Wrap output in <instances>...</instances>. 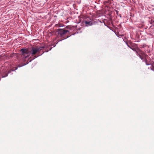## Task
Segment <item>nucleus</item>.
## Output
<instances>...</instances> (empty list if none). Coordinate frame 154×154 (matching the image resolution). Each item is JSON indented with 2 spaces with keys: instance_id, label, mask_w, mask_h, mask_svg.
Masks as SVG:
<instances>
[{
  "instance_id": "2",
  "label": "nucleus",
  "mask_w": 154,
  "mask_h": 154,
  "mask_svg": "<svg viewBox=\"0 0 154 154\" xmlns=\"http://www.w3.org/2000/svg\"><path fill=\"white\" fill-rule=\"evenodd\" d=\"M58 33L62 36L65 34L67 32H69V31L63 29H58Z\"/></svg>"
},
{
  "instance_id": "4",
  "label": "nucleus",
  "mask_w": 154,
  "mask_h": 154,
  "mask_svg": "<svg viewBox=\"0 0 154 154\" xmlns=\"http://www.w3.org/2000/svg\"><path fill=\"white\" fill-rule=\"evenodd\" d=\"M85 23L86 26H91L93 24V22L91 21L88 20H86L85 21Z\"/></svg>"
},
{
  "instance_id": "9",
  "label": "nucleus",
  "mask_w": 154,
  "mask_h": 154,
  "mask_svg": "<svg viewBox=\"0 0 154 154\" xmlns=\"http://www.w3.org/2000/svg\"><path fill=\"white\" fill-rule=\"evenodd\" d=\"M11 72V71H9V72H8V73H10Z\"/></svg>"
},
{
  "instance_id": "6",
  "label": "nucleus",
  "mask_w": 154,
  "mask_h": 154,
  "mask_svg": "<svg viewBox=\"0 0 154 154\" xmlns=\"http://www.w3.org/2000/svg\"><path fill=\"white\" fill-rule=\"evenodd\" d=\"M140 51V54H141L142 56L144 54V53L142 51Z\"/></svg>"
},
{
  "instance_id": "8",
  "label": "nucleus",
  "mask_w": 154,
  "mask_h": 154,
  "mask_svg": "<svg viewBox=\"0 0 154 154\" xmlns=\"http://www.w3.org/2000/svg\"><path fill=\"white\" fill-rule=\"evenodd\" d=\"M26 65L25 64L24 65H18V67H21V66H23L24 65Z\"/></svg>"
},
{
  "instance_id": "10",
  "label": "nucleus",
  "mask_w": 154,
  "mask_h": 154,
  "mask_svg": "<svg viewBox=\"0 0 154 154\" xmlns=\"http://www.w3.org/2000/svg\"><path fill=\"white\" fill-rule=\"evenodd\" d=\"M131 49H132L133 50H133V48H131Z\"/></svg>"
},
{
  "instance_id": "5",
  "label": "nucleus",
  "mask_w": 154,
  "mask_h": 154,
  "mask_svg": "<svg viewBox=\"0 0 154 154\" xmlns=\"http://www.w3.org/2000/svg\"><path fill=\"white\" fill-rule=\"evenodd\" d=\"M135 51H136V52L137 53V55H138L140 57V58H141V60H143V58L141 57V55H140V54H138V52H137V51H135Z\"/></svg>"
},
{
  "instance_id": "1",
  "label": "nucleus",
  "mask_w": 154,
  "mask_h": 154,
  "mask_svg": "<svg viewBox=\"0 0 154 154\" xmlns=\"http://www.w3.org/2000/svg\"><path fill=\"white\" fill-rule=\"evenodd\" d=\"M43 48H44V47H33L32 48L31 51L30 52V53L32 55H36L34 56L33 59L37 57L40 55H39V53L40 51Z\"/></svg>"
},
{
  "instance_id": "3",
  "label": "nucleus",
  "mask_w": 154,
  "mask_h": 154,
  "mask_svg": "<svg viewBox=\"0 0 154 154\" xmlns=\"http://www.w3.org/2000/svg\"><path fill=\"white\" fill-rule=\"evenodd\" d=\"M21 51L24 57L25 58H26L29 56L28 55L27 56H25V54H28L29 53V51L25 49H22L21 50Z\"/></svg>"
},
{
  "instance_id": "7",
  "label": "nucleus",
  "mask_w": 154,
  "mask_h": 154,
  "mask_svg": "<svg viewBox=\"0 0 154 154\" xmlns=\"http://www.w3.org/2000/svg\"><path fill=\"white\" fill-rule=\"evenodd\" d=\"M7 76H8V73H6V75H5V76L3 75L2 76V78L5 77Z\"/></svg>"
}]
</instances>
